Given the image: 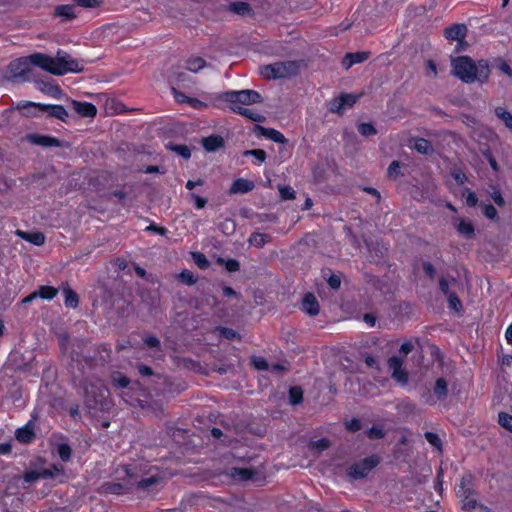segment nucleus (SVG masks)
<instances>
[{"label": "nucleus", "mask_w": 512, "mask_h": 512, "mask_svg": "<svg viewBox=\"0 0 512 512\" xmlns=\"http://www.w3.org/2000/svg\"><path fill=\"white\" fill-rule=\"evenodd\" d=\"M192 256H193V260H194L195 264L200 269H207V268H209L210 262H209V260L207 259V257L203 253H201V252H194L192 254Z\"/></svg>", "instance_id": "47"}, {"label": "nucleus", "mask_w": 512, "mask_h": 512, "mask_svg": "<svg viewBox=\"0 0 512 512\" xmlns=\"http://www.w3.org/2000/svg\"><path fill=\"white\" fill-rule=\"evenodd\" d=\"M476 494L473 476L471 474L464 475L457 491V496L461 499L462 510L472 512L478 507Z\"/></svg>", "instance_id": "6"}, {"label": "nucleus", "mask_w": 512, "mask_h": 512, "mask_svg": "<svg viewBox=\"0 0 512 512\" xmlns=\"http://www.w3.org/2000/svg\"><path fill=\"white\" fill-rule=\"evenodd\" d=\"M28 140L32 144L39 145L42 147H60L61 141L50 135H41V134H29Z\"/></svg>", "instance_id": "18"}, {"label": "nucleus", "mask_w": 512, "mask_h": 512, "mask_svg": "<svg viewBox=\"0 0 512 512\" xmlns=\"http://www.w3.org/2000/svg\"><path fill=\"white\" fill-rule=\"evenodd\" d=\"M400 162L397 160H394L390 163L387 169V174L389 178H396L400 174Z\"/></svg>", "instance_id": "59"}, {"label": "nucleus", "mask_w": 512, "mask_h": 512, "mask_svg": "<svg viewBox=\"0 0 512 512\" xmlns=\"http://www.w3.org/2000/svg\"><path fill=\"white\" fill-rule=\"evenodd\" d=\"M251 363L257 370L265 371L269 368L268 362L263 357L252 356Z\"/></svg>", "instance_id": "55"}, {"label": "nucleus", "mask_w": 512, "mask_h": 512, "mask_svg": "<svg viewBox=\"0 0 512 512\" xmlns=\"http://www.w3.org/2000/svg\"><path fill=\"white\" fill-rule=\"evenodd\" d=\"M41 479H57L60 483L65 482V471L61 464H52L48 468L40 470Z\"/></svg>", "instance_id": "16"}, {"label": "nucleus", "mask_w": 512, "mask_h": 512, "mask_svg": "<svg viewBox=\"0 0 512 512\" xmlns=\"http://www.w3.org/2000/svg\"><path fill=\"white\" fill-rule=\"evenodd\" d=\"M243 156H253L259 163H263L267 158V154L263 149L246 150Z\"/></svg>", "instance_id": "48"}, {"label": "nucleus", "mask_w": 512, "mask_h": 512, "mask_svg": "<svg viewBox=\"0 0 512 512\" xmlns=\"http://www.w3.org/2000/svg\"><path fill=\"white\" fill-rule=\"evenodd\" d=\"M112 349L110 345L102 343L95 347L92 355L82 356L78 366L85 374V370L94 372L97 368L105 367L111 360Z\"/></svg>", "instance_id": "3"}, {"label": "nucleus", "mask_w": 512, "mask_h": 512, "mask_svg": "<svg viewBox=\"0 0 512 512\" xmlns=\"http://www.w3.org/2000/svg\"><path fill=\"white\" fill-rule=\"evenodd\" d=\"M495 115L501 119L505 126L512 131V114L504 107L498 106L495 108Z\"/></svg>", "instance_id": "34"}, {"label": "nucleus", "mask_w": 512, "mask_h": 512, "mask_svg": "<svg viewBox=\"0 0 512 512\" xmlns=\"http://www.w3.org/2000/svg\"><path fill=\"white\" fill-rule=\"evenodd\" d=\"M32 66L41 68L42 70L57 76V56L51 57L47 54L36 52L27 56Z\"/></svg>", "instance_id": "12"}, {"label": "nucleus", "mask_w": 512, "mask_h": 512, "mask_svg": "<svg viewBox=\"0 0 512 512\" xmlns=\"http://www.w3.org/2000/svg\"><path fill=\"white\" fill-rule=\"evenodd\" d=\"M369 58V52L360 51L355 53H347L345 59L349 60L348 67L362 63Z\"/></svg>", "instance_id": "35"}, {"label": "nucleus", "mask_w": 512, "mask_h": 512, "mask_svg": "<svg viewBox=\"0 0 512 512\" xmlns=\"http://www.w3.org/2000/svg\"><path fill=\"white\" fill-rule=\"evenodd\" d=\"M110 382L112 387L115 389L133 390L135 385H139L138 382H135L132 386H130L131 380L126 375L119 371H114L111 373Z\"/></svg>", "instance_id": "19"}, {"label": "nucleus", "mask_w": 512, "mask_h": 512, "mask_svg": "<svg viewBox=\"0 0 512 512\" xmlns=\"http://www.w3.org/2000/svg\"><path fill=\"white\" fill-rule=\"evenodd\" d=\"M345 428L352 433L358 432L362 429V423L358 418H351L345 422Z\"/></svg>", "instance_id": "57"}, {"label": "nucleus", "mask_w": 512, "mask_h": 512, "mask_svg": "<svg viewBox=\"0 0 512 512\" xmlns=\"http://www.w3.org/2000/svg\"><path fill=\"white\" fill-rule=\"evenodd\" d=\"M38 414L36 412L31 414V419L22 427L17 428L15 431V438L21 444H30L36 438V420Z\"/></svg>", "instance_id": "13"}, {"label": "nucleus", "mask_w": 512, "mask_h": 512, "mask_svg": "<svg viewBox=\"0 0 512 512\" xmlns=\"http://www.w3.org/2000/svg\"><path fill=\"white\" fill-rule=\"evenodd\" d=\"M228 8L229 11L242 16L247 15L252 11L250 4L243 1L231 2Z\"/></svg>", "instance_id": "32"}, {"label": "nucleus", "mask_w": 512, "mask_h": 512, "mask_svg": "<svg viewBox=\"0 0 512 512\" xmlns=\"http://www.w3.org/2000/svg\"><path fill=\"white\" fill-rule=\"evenodd\" d=\"M143 342H144L145 346H147L148 348L157 349V350H160V348H161V342H160L159 338H157L154 335H148V336L144 337Z\"/></svg>", "instance_id": "56"}, {"label": "nucleus", "mask_w": 512, "mask_h": 512, "mask_svg": "<svg viewBox=\"0 0 512 512\" xmlns=\"http://www.w3.org/2000/svg\"><path fill=\"white\" fill-rule=\"evenodd\" d=\"M490 197L492 198L494 203L499 207H503L506 204L504 197L502 196L500 190L497 188H493Z\"/></svg>", "instance_id": "64"}, {"label": "nucleus", "mask_w": 512, "mask_h": 512, "mask_svg": "<svg viewBox=\"0 0 512 512\" xmlns=\"http://www.w3.org/2000/svg\"><path fill=\"white\" fill-rule=\"evenodd\" d=\"M217 99L229 104V108L236 114H239L253 122L260 123L265 120V117L249 108L243 106H249L253 104H260L263 102L262 95L252 89L243 90H229L220 93Z\"/></svg>", "instance_id": "1"}, {"label": "nucleus", "mask_w": 512, "mask_h": 512, "mask_svg": "<svg viewBox=\"0 0 512 512\" xmlns=\"http://www.w3.org/2000/svg\"><path fill=\"white\" fill-rule=\"evenodd\" d=\"M53 15L61 18L63 22L73 20L77 17L72 4L57 5L54 9Z\"/></svg>", "instance_id": "24"}, {"label": "nucleus", "mask_w": 512, "mask_h": 512, "mask_svg": "<svg viewBox=\"0 0 512 512\" xmlns=\"http://www.w3.org/2000/svg\"><path fill=\"white\" fill-rule=\"evenodd\" d=\"M62 292L64 294V304L67 308L76 309L79 306V296L71 289L68 283L62 284Z\"/></svg>", "instance_id": "25"}, {"label": "nucleus", "mask_w": 512, "mask_h": 512, "mask_svg": "<svg viewBox=\"0 0 512 512\" xmlns=\"http://www.w3.org/2000/svg\"><path fill=\"white\" fill-rule=\"evenodd\" d=\"M276 79L288 78L298 73L299 66L295 61L277 62Z\"/></svg>", "instance_id": "14"}, {"label": "nucleus", "mask_w": 512, "mask_h": 512, "mask_svg": "<svg viewBox=\"0 0 512 512\" xmlns=\"http://www.w3.org/2000/svg\"><path fill=\"white\" fill-rule=\"evenodd\" d=\"M391 376L395 381H397L403 385L407 384L408 379H409L408 372L403 367L400 368L399 370L393 371Z\"/></svg>", "instance_id": "50"}, {"label": "nucleus", "mask_w": 512, "mask_h": 512, "mask_svg": "<svg viewBox=\"0 0 512 512\" xmlns=\"http://www.w3.org/2000/svg\"><path fill=\"white\" fill-rule=\"evenodd\" d=\"M79 387L83 390L87 400L93 401L95 404L101 403L105 398L103 382L94 372L88 371V375L79 380Z\"/></svg>", "instance_id": "5"}, {"label": "nucleus", "mask_w": 512, "mask_h": 512, "mask_svg": "<svg viewBox=\"0 0 512 512\" xmlns=\"http://www.w3.org/2000/svg\"><path fill=\"white\" fill-rule=\"evenodd\" d=\"M451 65L452 74L467 84L476 81L483 84L488 81L491 72L487 60L474 62L469 56H458L452 59Z\"/></svg>", "instance_id": "2"}, {"label": "nucleus", "mask_w": 512, "mask_h": 512, "mask_svg": "<svg viewBox=\"0 0 512 512\" xmlns=\"http://www.w3.org/2000/svg\"><path fill=\"white\" fill-rule=\"evenodd\" d=\"M256 474V471L252 468H233L232 476L239 477L243 481L252 479Z\"/></svg>", "instance_id": "38"}, {"label": "nucleus", "mask_w": 512, "mask_h": 512, "mask_svg": "<svg viewBox=\"0 0 512 512\" xmlns=\"http://www.w3.org/2000/svg\"><path fill=\"white\" fill-rule=\"evenodd\" d=\"M201 144L205 151L215 152L225 146V140L221 135L212 134L202 138Z\"/></svg>", "instance_id": "20"}, {"label": "nucleus", "mask_w": 512, "mask_h": 512, "mask_svg": "<svg viewBox=\"0 0 512 512\" xmlns=\"http://www.w3.org/2000/svg\"><path fill=\"white\" fill-rule=\"evenodd\" d=\"M18 235L22 239H24L36 246H42L45 243V239H46L45 235L39 231H37V232H22V231H20L18 233Z\"/></svg>", "instance_id": "28"}, {"label": "nucleus", "mask_w": 512, "mask_h": 512, "mask_svg": "<svg viewBox=\"0 0 512 512\" xmlns=\"http://www.w3.org/2000/svg\"><path fill=\"white\" fill-rule=\"evenodd\" d=\"M255 185L253 181L244 179V178H237L233 181L229 193L230 194H245L254 189Z\"/></svg>", "instance_id": "22"}, {"label": "nucleus", "mask_w": 512, "mask_h": 512, "mask_svg": "<svg viewBox=\"0 0 512 512\" xmlns=\"http://www.w3.org/2000/svg\"><path fill=\"white\" fill-rule=\"evenodd\" d=\"M424 436H425V439L427 440V442L431 446L441 450V448H442V441H441L440 437L436 433H434V432H425Z\"/></svg>", "instance_id": "49"}, {"label": "nucleus", "mask_w": 512, "mask_h": 512, "mask_svg": "<svg viewBox=\"0 0 512 512\" xmlns=\"http://www.w3.org/2000/svg\"><path fill=\"white\" fill-rule=\"evenodd\" d=\"M169 148L184 159H189L191 157V149L185 144H173L170 145Z\"/></svg>", "instance_id": "43"}, {"label": "nucleus", "mask_w": 512, "mask_h": 512, "mask_svg": "<svg viewBox=\"0 0 512 512\" xmlns=\"http://www.w3.org/2000/svg\"><path fill=\"white\" fill-rule=\"evenodd\" d=\"M387 363L392 372L403 367V359L399 356H391Z\"/></svg>", "instance_id": "62"}, {"label": "nucleus", "mask_w": 512, "mask_h": 512, "mask_svg": "<svg viewBox=\"0 0 512 512\" xmlns=\"http://www.w3.org/2000/svg\"><path fill=\"white\" fill-rule=\"evenodd\" d=\"M179 280L180 282H182L183 284H186V285H193L196 283L197 281V278L194 276V274L189 271V270H183L180 274H179Z\"/></svg>", "instance_id": "52"}, {"label": "nucleus", "mask_w": 512, "mask_h": 512, "mask_svg": "<svg viewBox=\"0 0 512 512\" xmlns=\"http://www.w3.org/2000/svg\"><path fill=\"white\" fill-rule=\"evenodd\" d=\"M129 491V488L118 482H105L101 485V492L105 494L123 495Z\"/></svg>", "instance_id": "26"}, {"label": "nucleus", "mask_w": 512, "mask_h": 512, "mask_svg": "<svg viewBox=\"0 0 512 512\" xmlns=\"http://www.w3.org/2000/svg\"><path fill=\"white\" fill-rule=\"evenodd\" d=\"M301 309L303 312L310 316L318 315L320 311V306L317 298L311 292H307L304 294L301 304Z\"/></svg>", "instance_id": "15"}, {"label": "nucleus", "mask_w": 512, "mask_h": 512, "mask_svg": "<svg viewBox=\"0 0 512 512\" xmlns=\"http://www.w3.org/2000/svg\"><path fill=\"white\" fill-rule=\"evenodd\" d=\"M380 462L381 458L377 454H372L358 462L352 463L347 468V476L354 480L364 479L380 464Z\"/></svg>", "instance_id": "8"}, {"label": "nucleus", "mask_w": 512, "mask_h": 512, "mask_svg": "<svg viewBox=\"0 0 512 512\" xmlns=\"http://www.w3.org/2000/svg\"><path fill=\"white\" fill-rule=\"evenodd\" d=\"M289 403L299 405L303 402V390L300 386H293L288 392Z\"/></svg>", "instance_id": "33"}, {"label": "nucleus", "mask_w": 512, "mask_h": 512, "mask_svg": "<svg viewBox=\"0 0 512 512\" xmlns=\"http://www.w3.org/2000/svg\"><path fill=\"white\" fill-rule=\"evenodd\" d=\"M59 292V289L49 285H41L36 290V294L38 298L43 300L51 301L54 299Z\"/></svg>", "instance_id": "29"}, {"label": "nucleus", "mask_w": 512, "mask_h": 512, "mask_svg": "<svg viewBox=\"0 0 512 512\" xmlns=\"http://www.w3.org/2000/svg\"><path fill=\"white\" fill-rule=\"evenodd\" d=\"M446 297H447L448 307L451 310H453L455 312H461L463 310L462 302L459 299L456 292L449 293L448 295H446Z\"/></svg>", "instance_id": "39"}, {"label": "nucleus", "mask_w": 512, "mask_h": 512, "mask_svg": "<svg viewBox=\"0 0 512 512\" xmlns=\"http://www.w3.org/2000/svg\"><path fill=\"white\" fill-rule=\"evenodd\" d=\"M422 269L426 275V277H428L430 280H433L436 276V269L435 267L433 266L432 263L428 262V261H424L422 263Z\"/></svg>", "instance_id": "63"}, {"label": "nucleus", "mask_w": 512, "mask_h": 512, "mask_svg": "<svg viewBox=\"0 0 512 512\" xmlns=\"http://www.w3.org/2000/svg\"><path fill=\"white\" fill-rule=\"evenodd\" d=\"M38 479H41L40 470H29L26 471L23 475V480L27 484H31Z\"/></svg>", "instance_id": "58"}, {"label": "nucleus", "mask_w": 512, "mask_h": 512, "mask_svg": "<svg viewBox=\"0 0 512 512\" xmlns=\"http://www.w3.org/2000/svg\"><path fill=\"white\" fill-rule=\"evenodd\" d=\"M75 2L83 8H98L102 5L103 0H75Z\"/></svg>", "instance_id": "60"}, {"label": "nucleus", "mask_w": 512, "mask_h": 512, "mask_svg": "<svg viewBox=\"0 0 512 512\" xmlns=\"http://www.w3.org/2000/svg\"><path fill=\"white\" fill-rule=\"evenodd\" d=\"M455 228L460 235L467 239H471L475 235V227L471 221L459 219V222Z\"/></svg>", "instance_id": "27"}, {"label": "nucleus", "mask_w": 512, "mask_h": 512, "mask_svg": "<svg viewBox=\"0 0 512 512\" xmlns=\"http://www.w3.org/2000/svg\"><path fill=\"white\" fill-rule=\"evenodd\" d=\"M358 131L362 136H365V137L373 136V135L377 134V130H376L375 126L370 122L360 123L358 126Z\"/></svg>", "instance_id": "45"}, {"label": "nucleus", "mask_w": 512, "mask_h": 512, "mask_svg": "<svg viewBox=\"0 0 512 512\" xmlns=\"http://www.w3.org/2000/svg\"><path fill=\"white\" fill-rule=\"evenodd\" d=\"M57 452H58L60 459L64 462L69 461L71 458V455H72V449H71L70 445L67 443H61L58 446Z\"/></svg>", "instance_id": "46"}, {"label": "nucleus", "mask_w": 512, "mask_h": 512, "mask_svg": "<svg viewBox=\"0 0 512 512\" xmlns=\"http://www.w3.org/2000/svg\"><path fill=\"white\" fill-rule=\"evenodd\" d=\"M20 110H27V116H39L42 112H47L49 117L56 118L63 122L68 117V112L63 105L60 104H42L31 101H23L17 105Z\"/></svg>", "instance_id": "4"}, {"label": "nucleus", "mask_w": 512, "mask_h": 512, "mask_svg": "<svg viewBox=\"0 0 512 512\" xmlns=\"http://www.w3.org/2000/svg\"><path fill=\"white\" fill-rule=\"evenodd\" d=\"M32 72L31 63L26 57H20L11 61L7 67V73L13 79L27 80Z\"/></svg>", "instance_id": "10"}, {"label": "nucleus", "mask_w": 512, "mask_h": 512, "mask_svg": "<svg viewBox=\"0 0 512 512\" xmlns=\"http://www.w3.org/2000/svg\"><path fill=\"white\" fill-rule=\"evenodd\" d=\"M260 74L266 79H276V66L274 64L264 65L260 68Z\"/></svg>", "instance_id": "53"}, {"label": "nucleus", "mask_w": 512, "mask_h": 512, "mask_svg": "<svg viewBox=\"0 0 512 512\" xmlns=\"http://www.w3.org/2000/svg\"><path fill=\"white\" fill-rule=\"evenodd\" d=\"M366 435L370 439H382L385 436V431L382 427L373 425L366 431Z\"/></svg>", "instance_id": "51"}, {"label": "nucleus", "mask_w": 512, "mask_h": 512, "mask_svg": "<svg viewBox=\"0 0 512 512\" xmlns=\"http://www.w3.org/2000/svg\"><path fill=\"white\" fill-rule=\"evenodd\" d=\"M217 330L219 332V335L225 339H228V340H240L241 339L240 334L232 328L219 326V327H217Z\"/></svg>", "instance_id": "42"}, {"label": "nucleus", "mask_w": 512, "mask_h": 512, "mask_svg": "<svg viewBox=\"0 0 512 512\" xmlns=\"http://www.w3.org/2000/svg\"><path fill=\"white\" fill-rule=\"evenodd\" d=\"M467 27L464 24H453L444 30V36L451 41H461L465 38Z\"/></svg>", "instance_id": "21"}, {"label": "nucleus", "mask_w": 512, "mask_h": 512, "mask_svg": "<svg viewBox=\"0 0 512 512\" xmlns=\"http://www.w3.org/2000/svg\"><path fill=\"white\" fill-rule=\"evenodd\" d=\"M414 148L417 152L423 154V155H428L432 152L433 148H432V145L430 143V141H428L427 139H424V138H420L418 139L416 142H415V145H414Z\"/></svg>", "instance_id": "41"}, {"label": "nucleus", "mask_w": 512, "mask_h": 512, "mask_svg": "<svg viewBox=\"0 0 512 512\" xmlns=\"http://www.w3.org/2000/svg\"><path fill=\"white\" fill-rule=\"evenodd\" d=\"M498 424L506 431L512 433V415L501 411L498 413Z\"/></svg>", "instance_id": "40"}, {"label": "nucleus", "mask_w": 512, "mask_h": 512, "mask_svg": "<svg viewBox=\"0 0 512 512\" xmlns=\"http://www.w3.org/2000/svg\"><path fill=\"white\" fill-rule=\"evenodd\" d=\"M479 206L482 209L483 215L487 219H489L491 221H495V222H497L499 220L498 212H497L496 208L491 203L481 202L479 204Z\"/></svg>", "instance_id": "36"}, {"label": "nucleus", "mask_w": 512, "mask_h": 512, "mask_svg": "<svg viewBox=\"0 0 512 512\" xmlns=\"http://www.w3.org/2000/svg\"><path fill=\"white\" fill-rule=\"evenodd\" d=\"M206 62L201 57H191L186 60V69L191 72H198L205 66Z\"/></svg>", "instance_id": "37"}, {"label": "nucleus", "mask_w": 512, "mask_h": 512, "mask_svg": "<svg viewBox=\"0 0 512 512\" xmlns=\"http://www.w3.org/2000/svg\"><path fill=\"white\" fill-rule=\"evenodd\" d=\"M433 392L438 399H444L448 395V383L445 378L440 377L435 381Z\"/></svg>", "instance_id": "31"}, {"label": "nucleus", "mask_w": 512, "mask_h": 512, "mask_svg": "<svg viewBox=\"0 0 512 512\" xmlns=\"http://www.w3.org/2000/svg\"><path fill=\"white\" fill-rule=\"evenodd\" d=\"M57 76H63L67 73H80L84 67L77 59L72 58L68 53L58 50L57 52Z\"/></svg>", "instance_id": "9"}, {"label": "nucleus", "mask_w": 512, "mask_h": 512, "mask_svg": "<svg viewBox=\"0 0 512 512\" xmlns=\"http://www.w3.org/2000/svg\"><path fill=\"white\" fill-rule=\"evenodd\" d=\"M462 196L465 198L468 207H475L480 204L476 193L469 188L464 189Z\"/></svg>", "instance_id": "44"}, {"label": "nucleus", "mask_w": 512, "mask_h": 512, "mask_svg": "<svg viewBox=\"0 0 512 512\" xmlns=\"http://www.w3.org/2000/svg\"><path fill=\"white\" fill-rule=\"evenodd\" d=\"M358 99V95L342 92L338 97H335L328 102L327 108L331 113L342 114L345 108L353 107Z\"/></svg>", "instance_id": "11"}, {"label": "nucleus", "mask_w": 512, "mask_h": 512, "mask_svg": "<svg viewBox=\"0 0 512 512\" xmlns=\"http://www.w3.org/2000/svg\"><path fill=\"white\" fill-rule=\"evenodd\" d=\"M271 241V236L266 233L253 232L248 239V242L257 247L262 248L265 244Z\"/></svg>", "instance_id": "30"}, {"label": "nucleus", "mask_w": 512, "mask_h": 512, "mask_svg": "<svg viewBox=\"0 0 512 512\" xmlns=\"http://www.w3.org/2000/svg\"><path fill=\"white\" fill-rule=\"evenodd\" d=\"M255 132L258 136H263L269 140H272L275 143L284 144L287 142V139L280 131L274 128H266L261 125L255 126Z\"/></svg>", "instance_id": "17"}, {"label": "nucleus", "mask_w": 512, "mask_h": 512, "mask_svg": "<svg viewBox=\"0 0 512 512\" xmlns=\"http://www.w3.org/2000/svg\"><path fill=\"white\" fill-rule=\"evenodd\" d=\"M310 446L312 449L317 450L318 452H322L330 447V441L327 438H321L312 441Z\"/></svg>", "instance_id": "54"}, {"label": "nucleus", "mask_w": 512, "mask_h": 512, "mask_svg": "<svg viewBox=\"0 0 512 512\" xmlns=\"http://www.w3.org/2000/svg\"><path fill=\"white\" fill-rule=\"evenodd\" d=\"M72 104L74 110L82 117H95L97 114L96 106L90 102L73 100Z\"/></svg>", "instance_id": "23"}, {"label": "nucleus", "mask_w": 512, "mask_h": 512, "mask_svg": "<svg viewBox=\"0 0 512 512\" xmlns=\"http://www.w3.org/2000/svg\"><path fill=\"white\" fill-rule=\"evenodd\" d=\"M146 463H131L123 467L126 476L136 482L137 487L140 489H146L160 481L158 476L144 477L149 472Z\"/></svg>", "instance_id": "7"}, {"label": "nucleus", "mask_w": 512, "mask_h": 512, "mask_svg": "<svg viewBox=\"0 0 512 512\" xmlns=\"http://www.w3.org/2000/svg\"><path fill=\"white\" fill-rule=\"evenodd\" d=\"M145 231L152 232V233L158 234L160 236H166L168 233V230L165 227L159 226L154 222H152L149 226H147L145 228Z\"/></svg>", "instance_id": "61"}]
</instances>
